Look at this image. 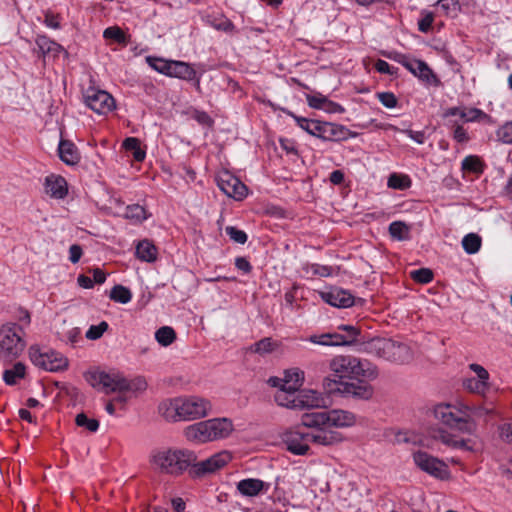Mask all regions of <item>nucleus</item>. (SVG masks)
<instances>
[{"instance_id":"obj_60","label":"nucleus","mask_w":512,"mask_h":512,"mask_svg":"<svg viewBox=\"0 0 512 512\" xmlns=\"http://www.w3.org/2000/svg\"><path fill=\"white\" fill-rule=\"evenodd\" d=\"M499 435L504 442L512 444V424L508 423L501 425L499 427Z\"/></svg>"},{"instance_id":"obj_34","label":"nucleus","mask_w":512,"mask_h":512,"mask_svg":"<svg viewBox=\"0 0 512 512\" xmlns=\"http://www.w3.org/2000/svg\"><path fill=\"white\" fill-rule=\"evenodd\" d=\"M155 339L160 345L167 347L176 340V333L172 327L163 326L155 332Z\"/></svg>"},{"instance_id":"obj_20","label":"nucleus","mask_w":512,"mask_h":512,"mask_svg":"<svg viewBox=\"0 0 512 512\" xmlns=\"http://www.w3.org/2000/svg\"><path fill=\"white\" fill-rule=\"evenodd\" d=\"M298 409L325 408L328 405V397L315 390L297 391Z\"/></svg>"},{"instance_id":"obj_40","label":"nucleus","mask_w":512,"mask_h":512,"mask_svg":"<svg viewBox=\"0 0 512 512\" xmlns=\"http://www.w3.org/2000/svg\"><path fill=\"white\" fill-rule=\"evenodd\" d=\"M304 373L300 369H292L285 372L283 378L284 383L287 386H294V389H298L303 381Z\"/></svg>"},{"instance_id":"obj_44","label":"nucleus","mask_w":512,"mask_h":512,"mask_svg":"<svg viewBox=\"0 0 512 512\" xmlns=\"http://www.w3.org/2000/svg\"><path fill=\"white\" fill-rule=\"evenodd\" d=\"M75 423L79 427H85L90 432H96L99 428V422L96 419H89L85 413L76 415Z\"/></svg>"},{"instance_id":"obj_46","label":"nucleus","mask_w":512,"mask_h":512,"mask_svg":"<svg viewBox=\"0 0 512 512\" xmlns=\"http://www.w3.org/2000/svg\"><path fill=\"white\" fill-rule=\"evenodd\" d=\"M410 277L421 284H427L433 280V272L429 268H420L410 272Z\"/></svg>"},{"instance_id":"obj_54","label":"nucleus","mask_w":512,"mask_h":512,"mask_svg":"<svg viewBox=\"0 0 512 512\" xmlns=\"http://www.w3.org/2000/svg\"><path fill=\"white\" fill-rule=\"evenodd\" d=\"M377 97L382 105L387 108H394L397 105V98L391 92H381L377 94Z\"/></svg>"},{"instance_id":"obj_43","label":"nucleus","mask_w":512,"mask_h":512,"mask_svg":"<svg viewBox=\"0 0 512 512\" xmlns=\"http://www.w3.org/2000/svg\"><path fill=\"white\" fill-rule=\"evenodd\" d=\"M125 217L127 219L135 220L137 222H142L147 218V215L144 207L138 204H134L127 206Z\"/></svg>"},{"instance_id":"obj_41","label":"nucleus","mask_w":512,"mask_h":512,"mask_svg":"<svg viewBox=\"0 0 512 512\" xmlns=\"http://www.w3.org/2000/svg\"><path fill=\"white\" fill-rule=\"evenodd\" d=\"M437 8L446 16L455 17L460 11V4L458 0H439Z\"/></svg>"},{"instance_id":"obj_58","label":"nucleus","mask_w":512,"mask_h":512,"mask_svg":"<svg viewBox=\"0 0 512 512\" xmlns=\"http://www.w3.org/2000/svg\"><path fill=\"white\" fill-rule=\"evenodd\" d=\"M434 438L441 441L443 444L454 448L457 438H455L453 435L449 434L446 431H438L436 435H434Z\"/></svg>"},{"instance_id":"obj_62","label":"nucleus","mask_w":512,"mask_h":512,"mask_svg":"<svg viewBox=\"0 0 512 512\" xmlns=\"http://www.w3.org/2000/svg\"><path fill=\"white\" fill-rule=\"evenodd\" d=\"M387 58L392 59L400 64H402L405 68L406 65L411 63L414 59H410L404 54L397 53V52H390L387 54H384Z\"/></svg>"},{"instance_id":"obj_29","label":"nucleus","mask_w":512,"mask_h":512,"mask_svg":"<svg viewBox=\"0 0 512 512\" xmlns=\"http://www.w3.org/2000/svg\"><path fill=\"white\" fill-rule=\"evenodd\" d=\"M288 115L291 116L296 121V123L301 129L305 130L310 135L319 138L323 123L322 121L300 117L295 115L293 112H288Z\"/></svg>"},{"instance_id":"obj_57","label":"nucleus","mask_w":512,"mask_h":512,"mask_svg":"<svg viewBox=\"0 0 512 512\" xmlns=\"http://www.w3.org/2000/svg\"><path fill=\"white\" fill-rule=\"evenodd\" d=\"M434 21V16L431 12L424 13L423 17L418 21V29L421 32H428Z\"/></svg>"},{"instance_id":"obj_21","label":"nucleus","mask_w":512,"mask_h":512,"mask_svg":"<svg viewBox=\"0 0 512 512\" xmlns=\"http://www.w3.org/2000/svg\"><path fill=\"white\" fill-rule=\"evenodd\" d=\"M356 136L343 125L323 122L319 138L324 141H343Z\"/></svg>"},{"instance_id":"obj_22","label":"nucleus","mask_w":512,"mask_h":512,"mask_svg":"<svg viewBox=\"0 0 512 512\" xmlns=\"http://www.w3.org/2000/svg\"><path fill=\"white\" fill-rule=\"evenodd\" d=\"M44 190L54 199H63L68 194V185L64 177L51 174L45 178Z\"/></svg>"},{"instance_id":"obj_61","label":"nucleus","mask_w":512,"mask_h":512,"mask_svg":"<svg viewBox=\"0 0 512 512\" xmlns=\"http://www.w3.org/2000/svg\"><path fill=\"white\" fill-rule=\"evenodd\" d=\"M375 69L382 74H389L394 75L396 74V69H394L392 66H390L386 61L384 60H377L375 65Z\"/></svg>"},{"instance_id":"obj_6","label":"nucleus","mask_w":512,"mask_h":512,"mask_svg":"<svg viewBox=\"0 0 512 512\" xmlns=\"http://www.w3.org/2000/svg\"><path fill=\"white\" fill-rule=\"evenodd\" d=\"M356 423V416L346 410L333 409L330 411L304 413L301 417L303 426L328 425L331 428L351 427Z\"/></svg>"},{"instance_id":"obj_33","label":"nucleus","mask_w":512,"mask_h":512,"mask_svg":"<svg viewBox=\"0 0 512 512\" xmlns=\"http://www.w3.org/2000/svg\"><path fill=\"white\" fill-rule=\"evenodd\" d=\"M462 119L465 122H486L492 123V118L490 115L486 114L484 111L478 108H464V113H462Z\"/></svg>"},{"instance_id":"obj_5","label":"nucleus","mask_w":512,"mask_h":512,"mask_svg":"<svg viewBox=\"0 0 512 512\" xmlns=\"http://www.w3.org/2000/svg\"><path fill=\"white\" fill-rule=\"evenodd\" d=\"M363 351L399 364L408 363L413 358V353L407 344L381 337L363 342Z\"/></svg>"},{"instance_id":"obj_47","label":"nucleus","mask_w":512,"mask_h":512,"mask_svg":"<svg viewBox=\"0 0 512 512\" xmlns=\"http://www.w3.org/2000/svg\"><path fill=\"white\" fill-rule=\"evenodd\" d=\"M104 38L112 39L119 44H126V36L123 30L119 27H108L104 30L103 33Z\"/></svg>"},{"instance_id":"obj_7","label":"nucleus","mask_w":512,"mask_h":512,"mask_svg":"<svg viewBox=\"0 0 512 512\" xmlns=\"http://www.w3.org/2000/svg\"><path fill=\"white\" fill-rule=\"evenodd\" d=\"M23 330L16 323H7L0 328V359L11 362L16 359L25 348Z\"/></svg>"},{"instance_id":"obj_39","label":"nucleus","mask_w":512,"mask_h":512,"mask_svg":"<svg viewBox=\"0 0 512 512\" xmlns=\"http://www.w3.org/2000/svg\"><path fill=\"white\" fill-rule=\"evenodd\" d=\"M109 296L115 302L126 304L131 300L132 293L128 288L122 285H115L111 289Z\"/></svg>"},{"instance_id":"obj_1","label":"nucleus","mask_w":512,"mask_h":512,"mask_svg":"<svg viewBox=\"0 0 512 512\" xmlns=\"http://www.w3.org/2000/svg\"><path fill=\"white\" fill-rule=\"evenodd\" d=\"M211 409L210 401L199 396L166 399L158 406L159 414L170 422L201 419L206 417Z\"/></svg>"},{"instance_id":"obj_17","label":"nucleus","mask_w":512,"mask_h":512,"mask_svg":"<svg viewBox=\"0 0 512 512\" xmlns=\"http://www.w3.org/2000/svg\"><path fill=\"white\" fill-rule=\"evenodd\" d=\"M406 69L428 85L435 87L441 85L437 75L432 71L427 63L422 60L414 59L411 63L406 65Z\"/></svg>"},{"instance_id":"obj_24","label":"nucleus","mask_w":512,"mask_h":512,"mask_svg":"<svg viewBox=\"0 0 512 512\" xmlns=\"http://www.w3.org/2000/svg\"><path fill=\"white\" fill-rule=\"evenodd\" d=\"M35 42L39 55H41L44 59L46 57L55 58L62 52L65 54L67 53L60 44L56 43L45 35L37 36Z\"/></svg>"},{"instance_id":"obj_12","label":"nucleus","mask_w":512,"mask_h":512,"mask_svg":"<svg viewBox=\"0 0 512 512\" xmlns=\"http://www.w3.org/2000/svg\"><path fill=\"white\" fill-rule=\"evenodd\" d=\"M84 99L86 105L98 114H107L115 107L114 98L104 90L89 88Z\"/></svg>"},{"instance_id":"obj_42","label":"nucleus","mask_w":512,"mask_h":512,"mask_svg":"<svg viewBox=\"0 0 512 512\" xmlns=\"http://www.w3.org/2000/svg\"><path fill=\"white\" fill-rule=\"evenodd\" d=\"M462 169L470 172L481 173L483 171V164L477 156H467L462 161Z\"/></svg>"},{"instance_id":"obj_28","label":"nucleus","mask_w":512,"mask_h":512,"mask_svg":"<svg viewBox=\"0 0 512 512\" xmlns=\"http://www.w3.org/2000/svg\"><path fill=\"white\" fill-rule=\"evenodd\" d=\"M168 76L191 81L196 77V71L186 62L171 61Z\"/></svg>"},{"instance_id":"obj_48","label":"nucleus","mask_w":512,"mask_h":512,"mask_svg":"<svg viewBox=\"0 0 512 512\" xmlns=\"http://www.w3.org/2000/svg\"><path fill=\"white\" fill-rule=\"evenodd\" d=\"M147 61L153 69L168 76L169 71H170L171 61L164 60L161 58H155V57H148Z\"/></svg>"},{"instance_id":"obj_36","label":"nucleus","mask_w":512,"mask_h":512,"mask_svg":"<svg viewBox=\"0 0 512 512\" xmlns=\"http://www.w3.org/2000/svg\"><path fill=\"white\" fill-rule=\"evenodd\" d=\"M481 237L475 233H469L462 239V247L467 254H475L481 248Z\"/></svg>"},{"instance_id":"obj_35","label":"nucleus","mask_w":512,"mask_h":512,"mask_svg":"<svg viewBox=\"0 0 512 512\" xmlns=\"http://www.w3.org/2000/svg\"><path fill=\"white\" fill-rule=\"evenodd\" d=\"M409 231V226L402 221H394L389 225L391 237L399 241L409 239Z\"/></svg>"},{"instance_id":"obj_30","label":"nucleus","mask_w":512,"mask_h":512,"mask_svg":"<svg viewBox=\"0 0 512 512\" xmlns=\"http://www.w3.org/2000/svg\"><path fill=\"white\" fill-rule=\"evenodd\" d=\"M136 256L142 261L154 262L157 259V248L149 240H142L136 246Z\"/></svg>"},{"instance_id":"obj_50","label":"nucleus","mask_w":512,"mask_h":512,"mask_svg":"<svg viewBox=\"0 0 512 512\" xmlns=\"http://www.w3.org/2000/svg\"><path fill=\"white\" fill-rule=\"evenodd\" d=\"M306 101L309 107L313 109H321L325 106L327 97L321 93L306 94Z\"/></svg>"},{"instance_id":"obj_4","label":"nucleus","mask_w":512,"mask_h":512,"mask_svg":"<svg viewBox=\"0 0 512 512\" xmlns=\"http://www.w3.org/2000/svg\"><path fill=\"white\" fill-rule=\"evenodd\" d=\"M433 415L435 419L444 425L462 432L473 433L476 429V424L472 420V409L463 403L457 405L449 403L438 404L433 409Z\"/></svg>"},{"instance_id":"obj_51","label":"nucleus","mask_w":512,"mask_h":512,"mask_svg":"<svg viewBox=\"0 0 512 512\" xmlns=\"http://www.w3.org/2000/svg\"><path fill=\"white\" fill-rule=\"evenodd\" d=\"M496 136L499 141L506 144H512V121L501 126L497 130Z\"/></svg>"},{"instance_id":"obj_10","label":"nucleus","mask_w":512,"mask_h":512,"mask_svg":"<svg viewBox=\"0 0 512 512\" xmlns=\"http://www.w3.org/2000/svg\"><path fill=\"white\" fill-rule=\"evenodd\" d=\"M29 357L34 365L50 372H57L68 367V360L61 353L47 350L42 351L37 346L29 349Z\"/></svg>"},{"instance_id":"obj_45","label":"nucleus","mask_w":512,"mask_h":512,"mask_svg":"<svg viewBox=\"0 0 512 512\" xmlns=\"http://www.w3.org/2000/svg\"><path fill=\"white\" fill-rule=\"evenodd\" d=\"M387 184L390 188L403 190L410 186V180L408 176L394 173L389 176Z\"/></svg>"},{"instance_id":"obj_53","label":"nucleus","mask_w":512,"mask_h":512,"mask_svg":"<svg viewBox=\"0 0 512 512\" xmlns=\"http://www.w3.org/2000/svg\"><path fill=\"white\" fill-rule=\"evenodd\" d=\"M339 330H342L345 332V334H343L344 336H346V339H351V345L354 344L355 342H357V338L358 336L360 335V330L359 328H357L356 326H353V325H340L338 327Z\"/></svg>"},{"instance_id":"obj_52","label":"nucleus","mask_w":512,"mask_h":512,"mask_svg":"<svg viewBox=\"0 0 512 512\" xmlns=\"http://www.w3.org/2000/svg\"><path fill=\"white\" fill-rule=\"evenodd\" d=\"M225 232L231 240L238 244H244L247 241V234L243 230H239L234 226H227L225 228Z\"/></svg>"},{"instance_id":"obj_11","label":"nucleus","mask_w":512,"mask_h":512,"mask_svg":"<svg viewBox=\"0 0 512 512\" xmlns=\"http://www.w3.org/2000/svg\"><path fill=\"white\" fill-rule=\"evenodd\" d=\"M413 460L422 471L439 479H445L449 475L447 465L438 458L424 451H417L413 454Z\"/></svg>"},{"instance_id":"obj_64","label":"nucleus","mask_w":512,"mask_h":512,"mask_svg":"<svg viewBox=\"0 0 512 512\" xmlns=\"http://www.w3.org/2000/svg\"><path fill=\"white\" fill-rule=\"evenodd\" d=\"M454 139L459 143L469 140L466 130L461 125H456L453 133Z\"/></svg>"},{"instance_id":"obj_37","label":"nucleus","mask_w":512,"mask_h":512,"mask_svg":"<svg viewBox=\"0 0 512 512\" xmlns=\"http://www.w3.org/2000/svg\"><path fill=\"white\" fill-rule=\"evenodd\" d=\"M464 387L473 393L483 395L489 388L488 380L478 378H468L463 382Z\"/></svg>"},{"instance_id":"obj_3","label":"nucleus","mask_w":512,"mask_h":512,"mask_svg":"<svg viewBox=\"0 0 512 512\" xmlns=\"http://www.w3.org/2000/svg\"><path fill=\"white\" fill-rule=\"evenodd\" d=\"M329 369L335 377L342 379L375 380L378 368L367 359L353 355H336L329 361Z\"/></svg>"},{"instance_id":"obj_49","label":"nucleus","mask_w":512,"mask_h":512,"mask_svg":"<svg viewBox=\"0 0 512 512\" xmlns=\"http://www.w3.org/2000/svg\"><path fill=\"white\" fill-rule=\"evenodd\" d=\"M107 329L108 323L105 321L100 322L98 325H92L86 332V338L89 340H97Z\"/></svg>"},{"instance_id":"obj_9","label":"nucleus","mask_w":512,"mask_h":512,"mask_svg":"<svg viewBox=\"0 0 512 512\" xmlns=\"http://www.w3.org/2000/svg\"><path fill=\"white\" fill-rule=\"evenodd\" d=\"M359 382L338 381L326 377L323 380L324 387L328 392H339L345 396H352L357 399L368 400L373 396V388L371 385L364 383L365 380Z\"/></svg>"},{"instance_id":"obj_13","label":"nucleus","mask_w":512,"mask_h":512,"mask_svg":"<svg viewBox=\"0 0 512 512\" xmlns=\"http://www.w3.org/2000/svg\"><path fill=\"white\" fill-rule=\"evenodd\" d=\"M219 188L228 196L235 200H242L247 195V187L239 178L228 171L221 172L217 177Z\"/></svg>"},{"instance_id":"obj_31","label":"nucleus","mask_w":512,"mask_h":512,"mask_svg":"<svg viewBox=\"0 0 512 512\" xmlns=\"http://www.w3.org/2000/svg\"><path fill=\"white\" fill-rule=\"evenodd\" d=\"M277 343L270 337H265L258 342L246 348V353L259 354L261 356L273 352L277 348Z\"/></svg>"},{"instance_id":"obj_26","label":"nucleus","mask_w":512,"mask_h":512,"mask_svg":"<svg viewBox=\"0 0 512 512\" xmlns=\"http://www.w3.org/2000/svg\"><path fill=\"white\" fill-rule=\"evenodd\" d=\"M60 159L67 165H76L80 161V153L74 143L61 140L58 146Z\"/></svg>"},{"instance_id":"obj_25","label":"nucleus","mask_w":512,"mask_h":512,"mask_svg":"<svg viewBox=\"0 0 512 512\" xmlns=\"http://www.w3.org/2000/svg\"><path fill=\"white\" fill-rule=\"evenodd\" d=\"M297 390L298 389H294V386L290 387L286 384H282L281 389L276 392L274 399L279 406L298 409Z\"/></svg>"},{"instance_id":"obj_59","label":"nucleus","mask_w":512,"mask_h":512,"mask_svg":"<svg viewBox=\"0 0 512 512\" xmlns=\"http://www.w3.org/2000/svg\"><path fill=\"white\" fill-rule=\"evenodd\" d=\"M331 340L329 346H350L351 339H346V336L339 333H330Z\"/></svg>"},{"instance_id":"obj_14","label":"nucleus","mask_w":512,"mask_h":512,"mask_svg":"<svg viewBox=\"0 0 512 512\" xmlns=\"http://www.w3.org/2000/svg\"><path fill=\"white\" fill-rule=\"evenodd\" d=\"M231 459L232 456L228 451H221L201 462L196 463L195 461L194 464L191 465L192 474L195 476H203L205 474L214 473L227 465Z\"/></svg>"},{"instance_id":"obj_56","label":"nucleus","mask_w":512,"mask_h":512,"mask_svg":"<svg viewBox=\"0 0 512 512\" xmlns=\"http://www.w3.org/2000/svg\"><path fill=\"white\" fill-rule=\"evenodd\" d=\"M212 26L217 30H221V31H225V32H231L234 30L233 23L229 19L224 18V17L215 19L212 22Z\"/></svg>"},{"instance_id":"obj_2","label":"nucleus","mask_w":512,"mask_h":512,"mask_svg":"<svg viewBox=\"0 0 512 512\" xmlns=\"http://www.w3.org/2000/svg\"><path fill=\"white\" fill-rule=\"evenodd\" d=\"M196 460L194 451L173 447L155 449L150 455V464L154 471L173 477L182 475Z\"/></svg>"},{"instance_id":"obj_15","label":"nucleus","mask_w":512,"mask_h":512,"mask_svg":"<svg viewBox=\"0 0 512 512\" xmlns=\"http://www.w3.org/2000/svg\"><path fill=\"white\" fill-rule=\"evenodd\" d=\"M312 428L311 432H308V438L311 443L321 446H335L343 442V435L335 430H332L328 425L321 426H306Z\"/></svg>"},{"instance_id":"obj_27","label":"nucleus","mask_w":512,"mask_h":512,"mask_svg":"<svg viewBox=\"0 0 512 512\" xmlns=\"http://www.w3.org/2000/svg\"><path fill=\"white\" fill-rule=\"evenodd\" d=\"M268 487V483H265L262 480L254 478L243 479L237 484L238 491L242 495L249 497L258 495L263 490H267Z\"/></svg>"},{"instance_id":"obj_19","label":"nucleus","mask_w":512,"mask_h":512,"mask_svg":"<svg viewBox=\"0 0 512 512\" xmlns=\"http://www.w3.org/2000/svg\"><path fill=\"white\" fill-rule=\"evenodd\" d=\"M205 423L211 442L227 438L233 431V423L228 418H213Z\"/></svg>"},{"instance_id":"obj_38","label":"nucleus","mask_w":512,"mask_h":512,"mask_svg":"<svg viewBox=\"0 0 512 512\" xmlns=\"http://www.w3.org/2000/svg\"><path fill=\"white\" fill-rule=\"evenodd\" d=\"M123 147L127 150V151H131L132 154H133V158L138 161V162H141L144 160L145 158V152L141 149L140 147V141L137 139V138H134V137H129V138H126L123 142Z\"/></svg>"},{"instance_id":"obj_18","label":"nucleus","mask_w":512,"mask_h":512,"mask_svg":"<svg viewBox=\"0 0 512 512\" xmlns=\"http://www.w3.org/2000/svg\"><path fill=\"white\" fill-rule=\"evenodd\" d=\"M322 299L328 304L338 308H348L354 304V296L345 289L332 287L321 293Z\"/></svg>"},{"instance_id":"obj_16","label":"nucleus","mask_w":512,"mask_h":512,"mask_svg":"<svg viewBox=\"0 0 512 512\" xmlns=\"http://www.w3.org/2000/svg\"><path fill=\"white\" fill-rule=\"evenodd\" d=\"M283 442L288 451L295 455H305L309 450L310 439L308 433L297 430L287 431L283 435Z\"/></svg>"},{"instance_id":"obj_63","label":"nucleus","mask_w":512,"mask_h":512,"mask_svg":"<svg viewBox=\"0 0 512 512\" xmlns=\"http://www.w3.org/2000/svg\"><path fill=\"white\" fill-rule=\"evenodd\" d=\"M331 336L330 333H324L321 335H311L309 337V341L323 346H329L330 345Z\"/></svg>"},{"instance_id":"obj_23","label":"nucleus","mask_w":512,"mask_h":512,"mask_svg":"<svg viewBox=\"0 0 512 512\" xmlns=\"http://www.w3.org/2000/svg\"><path fill=\"white\" fill-rule=\"evenodd\" d=\"M185 439L193 444H204L211 442L205 421L191 424L183 429Z\"/></svg>"},{"instance_id":"obj_55","label":"nucleus","mask_w":512,"mask_h":512,"mask_svg":"<svg viewBox=\"0 0 512 512\" xmlns=\"http://www.w3.org/2000/svg\"><path fill=\"white\" fill-rule=\"evenodd\" d=\"M44 24L52 29H60V16L58 14H54L51 11H47L45 13Z\"/></svg>"},{"instance_id":"obj_32","label":"nucleus","mask_w":512,"mask_h":512,"mask_svg":"<svg viewBox=\"0 0 512 512\" xmlns=\"http://www.w3.org/2000/svg\"><path fill=\"white\" fill-rule=\"evenodd\" d=\"M26 374V367L18 362L12 368L6 369L3 373V380L7 385H15L19 379H23Z\"/></svg>"},{"instance_id":"obj_8","label":"nucleus","mask_w":512,"mask_h":512,"mask_svg":"<svg viewBox=\"0 0 512 512\" xmlns=\"http://www.w3.org/2000/svg\"><path fill=\"white\" fill-rule=\"evenodd\" d=\"M87 382L94 388H102L105 393L124 392L132 389V385L118 373L92 371L86 374Z\"/></svg>"}]
</instances>
